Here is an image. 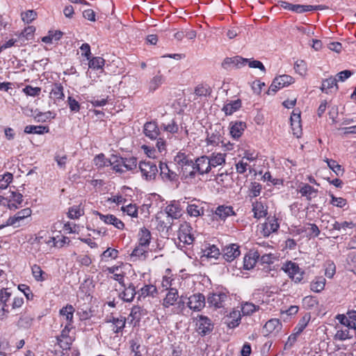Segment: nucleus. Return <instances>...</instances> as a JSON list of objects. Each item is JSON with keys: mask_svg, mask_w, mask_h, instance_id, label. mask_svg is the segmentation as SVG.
<instances>
[{"mask_svg": "<svg viewBox=\"0 0 356 356\" xmlns=\"http://www.w3.org/2000/svg\"><path fill=\"white\" fill-rule=\"evenodd\" d=\"M124 290L120 294V297L124 301L127 302H131L133 301L135 296L136 295V288L133 284H129L128 286H122Z\"/></svg>", "mask_w": 356, "mask_h": 356, "instance_id": "nucleus-25", "label": "nucleus"}, {"mask_svg": "<svg viewBox=\"0 0 356 356\" xmlns=\"http://www.w3.org/2000/svg\"><path fill=\"white\" fill-rule=\"evenodd\" d=\"M99 218L104 221L106 224L113 225L115 227L119 229H123L124 227V222L116 218L115 216L111 214L104 215L100 213H97Z\"/></svg>", "mask_w": 356, "mask_h": 356, "instance_id": "nucleus-18", "label": "nucleus"}, {"mask_svg": "<svg viewBox=\"0 0 356 356\" xmlns=\"http://www.w3.org/2000/svg\"><path fill=\"white\" fill-rule=\"evenodd\" d=\"M113 159H114L115 163L113 165V170L116 172L122 173L124 172L123 163L120 161V157L113 155Z\"/></svg>", "mask_w": 356, "mask_h": 356, "instance_id": "nucleus-61", "label": "nucleus"}, {"mask_svg": "<svg viewBox=\"0 0 356 356\" xmlns=\"http://www.w3.org/2000/svg\"><path fill=\"white\" fill-rule=\"evenodd\" d=\"M241 321V314L238 310H234L227 318L226 323L230 328H234L239 325Z\"/></svg>", "mask_w": 356, "mask_h": 356, "instance_id": "nucleus-32", "label": "nucleus"}, {"mask_svg": "<svg viewBox=\"0 0 356 356\" xmlns=\"http://www.w3.org/2000/svg\"><path fill=\"white\" fill-rule=\"evenodd\" d=\"M203 255L209 258H217L220 255V251L216 245L209 244L203 250Z\"/></svg>", "mask_w": 356, "mask_h": 356, "instance_id": "nucleus-39", "label": "nucleus"}, {"mask_svg": "<svg viewBox=\"0 0 356 356\" xmlns=\"http://www.w3.org/2000/svg\"><path fill=\"white\" fill-rule=\"evenodd\" d=\"M294 78L288 74H282L274 78L269 89H282L294 83Z\"/></svg>", "mask_w": 356, "mask_h": 356, "instance_id": "nucleus-8", "label": "nucleus"}, {"mask_svg": "<svg viewBox=\"0 0 356 356\" xmlns=\"http://www.w3.org/2000/svg\"><path fill=\"white\" fill-rule=\"evenodd\" d=\"M267 206L260 201H255L252 202V212L254 213V218L259 219L266 217L268 213Z\"/></svg>", "mask_w": 356, "mask_h": 356, "instance_id": "nucleus-23", "label": "nucleus"}, {"mask_svg": "<svg viewBox=\"0 0 356 356\" xmlns=\"http://www.w3.org/2000/svg\"><path fill=\"white\" fill-rule=\"evenodd\" d=\"M157 289L155 286L152 284H147L143 286L138 291V298L140 299L141 298H145L146 297H154L157 294Z\"/></svg>", "mask_w": 356, "mask_h": 356, "instance_id": "nucleus-26", "label": "nucleus"}, {"mask_svg": "<svg viewBox=\"0 0 356 356\" xmlns=\"http://www.w3.org/2000/svg\"><path fill=\"white\" fill-rule=\"evenodd\" d=\"M13 177V175L9 172L0 175V189H6L12 181Z\"/></svg>", "mask_w": 356, "mask_h": 356, "instance_id": "nucleus-48", "label": "nucleus"}, {"mask_svg": "<svg viewBox=\"0 0 356 356\" xmlns=\"http://www.w3.org/2000/svg\"><path fill=\"white\" fill-rule=\"evenodd\" d=\"M161 127L164 131H166L171 134H175L178 131L179 127L178 125L172 120L171 123L168 124H163Z\"/></svg>", "mask_w": 356, "mask_h": 356, "instance_id": "nucleus-63", "label": "nucleus"}, {"mask_svg": "<svg viewBox=\"0 0 356 356\" xmlns=\"http://www.w3.org/2000/svg\"><path fill=\"white\" fill-rule=\"evenodd\" d=\"M325 279L323 277H318L311 282L310 289L312 291L319 293L322 291L325 285Z\"/></svg>", "mask_w": 356, "mask_h": 356, "instance_id": "nucleus-36", "label": "nucleus"}, {"mask_svg": "<svg viewBox=\"0 0 356 356\" xmlns=\"http://www.w3.org/2000/svg\"><path fill=\"white\" fill-rule=\"evenodd\" d=\"M282 328V323L277 318H272L267 321L264 326V332L266 334L273 332H278Z\"/></svg>", "mask_w": 356, "mask_h": 356, "instance_id": "nucleus-24", "label": "nucleus"}, {"mask_svg": "<svg viewBox=\"0 0 356 356\" xmlns=\"http://www.w3.org/2000/svg\"><path fill=\"white\" fill-rule=\"evenodd\" d=\"M49 131V129L47 126L28 125L24 129V132L26 134H43L44 133H48Z\"/></svg>", "mask_w": 356, "mask_h": 356, "instance_id": "nucleus-35", "label": "nucleus"}, {"mask_svg": "<svg viewBox=\"0 0 356 356\" xmlns=\"http://www.w3.org/2000/svg\"><path fill=\"white\" fill-rule=\"evenodd\" d=\"M259 309V307L254 305L250 302H245L242 305L241 312L243 315H250L256 310Z\"/></svg>", "mask_w": 356, "mask_h": 356, "instance_id": "nucleus-51", "label": "nucleus"}, {"mask_svg": "<svg viewBox=\"0 0 356 356\" xmlns=\"http://www.w3.org/2000/svg\"><path fill=\"white\" fill-rule=\"evenodd\" d=\"M248 168L250 169V166L248 162L243 161V160H241L236 164V170L238 174H244Z\"/></svg>", "mask_w": 356, "mask_h": 356, "instance_id": "nucleus-62", "label": "nucleus"}, {"mask_svg": "<svg viewBox=\"0 0 356 356\" xmlns=\"http://www.w3.org/2000/svg\"><path fill=\"white\" fill-rule=\"evenodd\" d=\"M34 320V315L26 309L24 312L21 313L17 325L20 328H29Z\"/></svg>", "mask_w": 356, "mask_h": 356, "instance_id": "nucleus-14", "label": "nucleus"}, {"mask_svg": "<svg viewBox=\"0 0 356 356\" xmlns=\"http://www.w3.org/2000/svg\"><path fill=\"white\" fill-rule=\"evenodd\" d=\"M122 210L131 217H137L138 216V209L135 204H130L126 207H122Z\"/></svg>", "mask_w": 356, "mask_h": 356, "instance_id": "nucleus-58", "label": "nucleus"}, {"mask_svg": "<svg viewBox=\"0 0 356 356\" xmlns=\"http://www.w3.org/2000/svg\"><path fill=\"white\" fill-rule=\"evenodd\" d=\"M74 312V309L72 305H67L60 310V314L65 317L68 324L70 325L72 323Z\"/></svg>", "mask_w": 356, "mask_h": 356, "instance_id": "nucleus-38", "label": "nucleus"}, {"mask_svg": "<svg viewBox=\"0 0 356 356\" xmlns=\"http://www.w3.org/2000/svg\"><path fill=\"white\" fill-rule=\"evenodd\" d=\"M152 238L151 232L145 227L140 228L138 233V244L148 248Z\"/></svg>", "mask_w": 356, "mask_h": 356, "instance_id": "nucleus-20", "label": "nucleus"}, {"mask_svg": "<svg viewBox=\"0 0 356 356\" xmlns=\"http://www.w3.org/2000/svg\"><path fill=\"white\" fill-rule=\"evenodd\" d=\"M138 168L144 179L146 181H152L155 179L158 173V168L154 162L150 161H140L139 163Z\"/></svg>", "mask_w": 356, "mask_h": 356, "instance_id": "nucleus-2", "label": "nucleus"}, {"mask_svg": "<svg viewBox=\"0 0 356 356\" xmlns=\"http://www.w3.org/2000/svg\"><path fill=\"white\" fill-rule=\"evenodd\" d=\"M36 16V13L32 10H29L22 13V20L27 24L32 22L35 19Z\"/></svg>", "mask_w": 356, "mask_h": 356, "instance_id": "nucleus-56", "label": "nucleus"}, {"mask_svg": "<svg viewBox=\"0 0 356 356\" xmlns=\"http://www.w3.org/2000/svg\"><path fill=\"white\" fill-rule=\"evenodd\" d=\"M192 170L189 171V177L193 178L196 174L204 175L207 174L211 170V163L209 156H202L197 158L195 162H193L191 167Z\"/></svg>", "mask_w": 356, "mask_h": 356, "instance_id": "nucleus-1", "label": "nucleus"}, {"mask_svg": "<svg viewBox=\"0 0 356 356\" xmlns=\"http://www.w3.org/2000/svg\"><path fill=\"white\" fill-rule=\"evenodd\" d=\"M31 213L32 211L30 208H25L24 209H22L13 216L10 217L7 220L6 225H0V229L6 226H13L15 227H19L21 225V222L25 218L31 216Z\"/></svg>", "mask_w": 356, "mask_h": 356, "instance_id": "nucleus-4", "label": "nucleus"}, {"mask_svg": "<svg viewBox=\"0 0 356 356\" xmlns=\"http://www.w3.org/2000/svg\"><path fill=\"white\" fill-rule=\"evenodd\" d=\"M334 87L338 88L337 79L335 77L331 76L323 81L321 89H332Z\"/></svg>", "mask_w": 356, "mask_h": 356, "instance_id": "nucleus-49", "label": "nucleus"}, {"mask_svg": "<svg viewBox=\"0 0 356 356\" xmlns=\"http://www.w3.org/2000/svg\"><path fill=\"white\" fill-rule=\"evenodd\" d=\"M315 6L310 5H300V4H293V12L296 13H302L311 10H315Z\"/></svg>", "mask_w": 356, "mask_h": 356, "instance_id": "nucleus-52", "label": "nucleus"}, {"mask_svg": "<svg viewBox=\"0 0 356 356\" xmlns=\"http://www.w3.org/2000/svg\"><path fill=\"white\" fill-rule=\"evenodd\" d=\"M337 319L343 325L346 326L348 328H354L355 329V322L354 320H352L349 318L348 315H338Z\"/></svg>", "mask_w": 356, "mask_h": 356, "instance_id": "nucleus-44", "label": "nucleus"}, {"mask_svg": "<svg viewBox=\"0 0 356 356\" xmlns=\"http://www.w3.org/2000/svg\"><path fill=\"white\" fill-rule=\"evenodd\" d=\"M299 334L296 332H293L289 337L287 341L284 344V349H290L297 341V337Z\"/></svg>", "mask_w": 356, "mask_h": 356, "instance_id": "nucleus-64", "label": "nucleus"}, {"mask_svg": "<svg viewBox=\"0 0 356 356\" xmlns=\"http://www.w3.org/2000/svg\"><path fill=\"white\" fill-rule=\"evenodd\" d=\"M310 318L311 316L309 314L303 316L302 318L299 321L297 325L295 327L293 332H296V334H300L307 325L308 323L310 321Z\"/></svg>", "mask_w": 356, "mask_h": 356, "instance_id": "nucleus-42", "label": "nucleus"}, {"mask_svg": "<svg viewBox=\"0 0 356 356\" xmlns=\"http://www.w3.org/2000/svg\"><path fill=\"white\" fill-rule=\"evenodd\" d=\"M262 186L259 183L252 182L250 187V196L256 197L260 195Z\"/></svg>", "mask_w": 356, "mask_h": 356, "instance_id": "nucleus-54", "label": "nucleus"}, {"mask_svg": "<svg viewBox=\"0 0 356 356\" xmlns=\"http://www.w3.org/2000/svg\"><path fill=\"white\" fill-rule=\"evenodd\" d=\"M160 170H161V176L163 179L172 181L176 177V173L172 172L168 165L165 163H160Z\"/></svg>", "mask_w": 356, "mask_h": 356, "instance_id": "nucleus-33", "label": "nucleus"}, {"mask_svg": "<svg viewBox=\"0 0 356 356\" xmlns=\"http://www.w3.org/2000/svg\"><path fill=\"white\" fill-rule=\"evenodd\" d=\"M298 192L302 197H305L307 200L311 201L317 196L318 189L314 188L308 184L302 183L298 187Z\"/></svg>", "mask_w": 356, "mask_h": 356, "instance_id": "nucleus-12", "label": "nucleus"}, {"mask_svg": "<svg viewBox=\"0 0 356 356\" xmlns=\"http://www.w3.org/2000/svg\"><path fill=\"white\" fill-rule=\"evenodd\" d=\"M197 332L202 336H205L213 330V325L207 316L198 315L195 320Z\"/></svg>", "mask_w": 356, "mask_h": 356, "instance_id": "nucleus-3", "label": "nucleus"}, {"mask_svg": "<svg viewBox=\"0 0 356 356\" xmlns=\"http://www.w3.org/2000/svg\"><path fill=\"white\" fill-rule=\"evenodd\" d=\"M11 296V292L8 289H0V319L6 317L7 314L9 312L8 302Z\"/></svg>", "mask_w": 356, "mask_h": 356, "instance_id": "nucleus-9", "label": "nucleus"}, {"mask_svg": "<svg viewBox=\"0 0 356 356\" xmlns=\"http://www.w3.org/2000/svg\"><path fill=\"white\" fill-rule=\"evenodd\" d=\"M186 304L191 310L200 312L205 306V297L200 293H195L188 297Z\"/></svg>", "mask_w": 356, "mask_h": 356, "instance_id": "nucleus-7", "label": "nucleus"}, {"mask_svg": "<svg viewBox=\"0 0 356 356\" xmlns=\"http://www.w3.org/2000/svg\"><path fill=\"white\" fill-rule=\"evenodd\" d=\"M280 225L275 217L268 218L266 222L261 225V233L264 236H268L271 233L276 232Z\"/></svg>", "mask_w": 356, "mask_h": 356, "instance_id": "nucleus-11", "label": "nucleus"}, {"mask_svg": "<svg viewBox=\"0 0 356 356\" xmlns=\"http://www.w3.org/2000/svg\"><path fill=\"white\" fill-rule=\"evenodd\" d=\"M241 106V102L239 99L231 101L229 103H227L224 105L222 108V111L225 112V113L227 115H230L233 114L234 112L238 111Z\"/></svg>", "mask_w": 356, "mask_h": 356, "instance_id": "nucleus-30", "label": "nucleus"}, {"mask_svg": "<svg viewBox=\"0 0 356 356\" xmlns=\"http://www.w3.org/2000/svg\"><path fill=\"white\" fill-rule=\"evenodd\" d=\"M245 60L244 65H248L251 68H258L263 72H266V68L261 61L248 58H245Z\"/></svg>", "mask_w": 356, "mask_h": 356, "instance_id": "nucleus-47", "label": "nucleus"}, {"mask_svg": "<svg viewBox=\"0 0 356 356\" xmlns=\"http://www.w3.org/2000/svg\"><path fill=\"white\" fill-rule=\"evenodd\" d=\"M245 123L242 122H235L230 123V134L234 138H238L243 134Z\"/></svg>", "mask_w": 356, "mask_h": 356, "instance_id": "nucleus-28", "label": "nucleus"}, {"mask_svg": "<svg viewBox=\"0 0 356 356\" xmlns=\"http://www.w3.org/2000/svg\"><path fill=\"white\" fill-rule=\"evenodd\" d=\"M31 271H32V275L36 281L42 282L45 280V277L43 276L45 273L41 269L40 266H38L37 264H34L31 267Z\"/></svg>", "mask_w": 356, "mask_h": 356, "instance_id": "nucleus-43", "label": "nucleus"}, {"mask_svg": "<svg viewBox=\"0 0 356 356\" xmlns=\"http://www.w3.org/2000/svg\"><path fill=\"white\" fill-rule=\"evenodd\" d=\"M57 340L58 345L63 350H65V352L67 353V350L70 348V346L71 344V339L65 336L63 332L61 335L58 337Z\"/></svg>", "mask_w": 356, "mask_h": 356, "instance_id": "nucleus-45", "label": "nucleus"}, {"mask_svg": "<svg viewBox=\"0 0 356 356\" xmlns=\"http://www.w3.org/2000/svg\"><path fill=\"white\" fill-rule=\"evenodd\" d=\"M104 65V60L101 57H95L89 61V67L92 69H101Z\"/></svg>", "mask_w": 356, "mask_h": 356, "instance_id": "nucleus-55", "label": "nucleus"}, {"mask_svg": "<svg viewBox=\"0 0 356 356\" xmlns=\"http://www.w3.org/2000/svg\"><path fill=\"white\" fill-rule=\"evenodd\" d=\"M8 208L16 210L23 202V195L18 192L9 191L7 192Z\"/></svg>", "mask_w": 356, "mask_h": 356, "instance_id": "nucleus-10", "label": "nucleus"}, {"mask_svg": "<svg viewBox=\"0 0 356 356\" xmlns=\"http://www.w3.org/2000/svg\"><path fill=\"white\" fill-rule=\"evenodd\" d=\"M165 216L168 219H177L181 216L180 208L176 204H170L165 207Z\"/></svg>", "mask_w": 356, "mask_h": 356, "instance_id": "nucleus-29", "label": "nucleus"}, {"mask_svg": "<svg viewBox=\"0 0 356 356\" xmlns=\"http://www.w3.org/2000/svg\"><path fill=\"white\" fill-rule=\"evenodd\" d=\"M352 225V222H348L347 221L339 222L337 221L333 220V222L330 224V230H340L341 229H346V227H351Z\"/></svg>", "mask_w": 356, "mask_h": 356, "instance_id": "nucleus-50", "label": "nucleus"}, {"mask_svg": "<svg viewBox=\"0 0 356 356\" xmlns=\"http://www.w3.org/2000/svg\"><path fill=\"white\" fill-rule=\"evenodd\" d=\"M283 269L296 283H299L302 280L304 271L296 263L289 261L284 265Z\"/></svg>", "mask_w": 356, "mask_h": 356, "instance_id": "nucleus-6", "label": "nucleus"}, {"mask_svg": "<svg viewBox=\"0 0 356 356\" xmlns=\"http://www.w3.org/2000/svg\"><path fill=\"white\" fill-rule=\"evenodd\" d=\"M234 214L232 207L228 206H219L216 208L215 215L220 220H225L229 216Z\"/></svg>", "mask_w": 356, "mask_h": 356, "instance_id": "nucleus-31", "label": "nucleus"}, {"mask_svg": "<svg viewBox=\"0 0 356 356\" xmlns=\"http://www.w3.org/2000/svg\"><path fill=\"white\" fill-rule=\"evenodd\" d=\"M83 214V210L76 206L71 207L68 211V217L72 219H77Z\"/></svg>", "mask_w": 356, "mask_h": 356, "instance_id": "nucleus-57", "label": "nucleus"}, {"mask_svg": "<svg viewBox=\"0 0 356 356\" xmlns=\"http://www.w3.org/2000/svg\"><path fill=\"white\" fill-rule=\"evenodd\" d=\"M324 161L327 163L328 167L334 172L337 176H343L344 173V168L336 161L329 159H325Z\"/></svg>", "mask_w": 356, "mask_h": 356, "instance_id": "nucleus-34", "label": "nucleus"}, {"mask_svg": "<svg viewBox=\"0 0 356 356\" xmlns=\"http://www.w3.org/2000/svg\"><path fill=\"white\" fill-rule=\"evenodd\" d=\"M211 168L220 165L225 162V154L222 153H213L209 157Z\"/></svg>", "mask_w": 356, "mask_h": 356, "instance_id": "nucleus-37", "label": "nucleus"}, {"mask_svg": "<svg viewBox=\"0 0 356 356\" xmlns=\"http://www.w3.org/2000/svg\"><path fill=\"white\" fill-rule=\"evenodd\" d=\"M240 255L239 246L236 244H230L223 249V258L227 261H232Z\"/></svg>", "mask_w": 356, "mask_h": 356, "instance_id": "nucleus-13", "label": "nucleus"}, {"mask_svg": "<svg viewBox=\"0 0 356 356\" xmlns=\"http://www.w3.org/2000/svg\"><path fill=\"white\" fill-rule=\"evenodd\" d=\"M187 212L191 216L197 217L203 214L204 210L202 207L195 204H191L187 207Z\"/></svg>", "mask_w": 356, "mask_h": 356, "instance_id": "nucleus-46", "label": "nucleus"}, {"mask_svg": "<svg viewBox=\"0 0 356 356\" xmlns=\"http://www.w3.org/2000/svg\"><path fill=\"white\" fill-rule=\"evenodd\" d=\"M120 161L121 163H123V166L125 168V171L127 170H132L136 168L137 166V160L135 157L130 158H122L120 157Z\"/></svg>", "mask_w": 356, "mask_h": 356, "instance_id": "nucleus-41", "label": "nucleus"}, {"mask_svg": "<svg viewBox=\"0 0 356 356\" xmlns=\"http://www.w3.org/2000/svg\"><path fill=\"white\" fill-rule=\"evenodd\" d=\"M111 323V329L115 333L121 332L125 326L126 318L123 316L112 317L111 319L107 321Z\"/></svg>", "mask_w": 356, "mask_h": 356, "instance_id": "nucleus-27", "label": "nucleus"}, {"mask_svg": "<svg viewBox=\"0 0 356 356\" xmlns=\"http://www.w3.org/2000/svg\"><path fill=\"white\" fill-rule=\"evenodd\" d=\"M227 299V295L224 293H213L208 296L207 302L210 306L216 308H220L222 307V303Z\"/></svg>", "mask_w": 356, "mask_h": 356, "instance_id": "nucleus-19", "label": "nucleus"}, {"mask_svg": "<svg viewBox=\"0 0 356 356\" xmlns=\"http://www.w3.org/2000/svg\"><path fill=\"white\" fill-rule=\"evenodd\" d=\"M331 202L330 203L335 207L342 208L343 207L347 202L346 200L343 197H336L333 194H330Z\"/></svg>", "mask_w": 356, "mask_h": 356, "instance_id": "nucleus-59", "label": "nucleus"}, {"mask_svg": "<svg viewBox=\"0 0 356 356\" xmlns=\"http://www.w3.org/2000/svg\"><path fill=\"white\" fill-rule=\"evenodd\" d=\"M261 254H262V251L259 250H257L252 256L250 254L245 255L243 259V268L245 270H250L254 268L257 263V260L259 258Z\"/></svg>", "mask_w": 356, "mask_h": 356, "instance_id": "nucleus-22", "label": "nucleus"}, {"mask_svg": "<svg viewBox=\"0 0 356 356\" xmlns=\"http://www.w3.org/2000/svg\"><path fill=\"white\" fill-rule=\"evenodd\" d=\"M147 248L145 246H142L138 245L136 246L134 249L132 253L131 254V257H136L139 259L144 260L147 257Z\"/></svg>", "mask_w": 356, "mask_h": 356, "instance_id": "nucleus-40", "label": "nucleus"}, {"mask_svg": "<svg viewBox=\"0 0 356 356\" xmlns=\"http://www.w3.org/2000/svg\"><path fill=\"white\" fill-rule=\"evenodd\" d=\"M175 162L179 165L184 172H186L188 168H191L193 165V161L188 158L184 153L179 152L174 159Z\"/></svg>", "mask_w": 356, "mask_h": 356, "instance_id": "nucleus-16", "label": "nucleus"}, {"mask_svg": "<svg viewBox=\"0 0 356 356\" xmlns=\"http://www.w3.org/2000/svg\"><path fill=\"white\" fill-rule=\"evenodd\" d=\"M143 132L147 138L151 140H156L159 136V129L154 122H146L144 125Z\"/></svg>", "mask_w": 356, "mask_h": 356, "instance_id": "nucleus-15", "label": "nucleus"}, {"mask_svg": "<svg viewBox=\"0 0 356 356\" xmlns=\"http://www.w3.org/2000/svg\"><path fill=\"white\" fill-rule=\"evenodd\" d=\"M245 58L236 56L232 58H226L222 63V67L225 69L236 67L240 68L244 66Z\"/></svg>", "mask_w": 356, "mask_h": 356, "instance_id": "nucleus-17", "label": "nucleus"}, {"mask_svg": "<svg viewBox=\"0 0 356 356\" xmlns=\"http://www.w3.org/2000/svg\"><path fill=\"white\" fill-rule=\"evenodd\" d=\"M178 298V291L175 288H170L163 300L162 305L165 308H168L175 304Z\"/></svg>", "mask_w": 356, "mask_h": 356, "instance_id": "nucleus-21", "label": "nucleus"}, {"mask_svg": "<svg viewBox=\"0 0 356 356\" xmlns=\"http://www.w3.org/2000/svg\"><path fill=\"white\" fill-rule=\"evenodd\" d=\"M294 70L300 75L302 76L306 74L307 72V64L302 60H297L294 64Z\"/></svg>", "mask_w": 356, "mask_h": 356, "instance_id": "nucleus-53", "label": "nucleus"}, {"mask_svg": "<svg viewBox=\"0 0 356 356\" xmlns=\"http://www.w3.org/2000/svg\"><path fill=\"white\" fill-rule=\"evenodd\" d=\"M35 120L38 122H46L51 118H54V116L52 115V113L50 111L46 113H39L35 115Z\"/></svg>", "mask_w": 356, "mask_h": 356, "instance_id": "nucleus-60", "label": "nucleus"}, {"mask_svg": "<svg viewBox=\"0 0 356 356\" xmlns=\"http://www.w3.org/2000/svg\"><path fill=\"white\" fill-rule=\"evenodd\" d=\"M192 227L186 222L180 224L178 230V239L184 245H191L194 241V237L191 234Z\"/></svg>", "mask_w": 356, "mask_h": 356, "instance_id": "nucleus-5", "label": "nucleus"}]
</instances>
